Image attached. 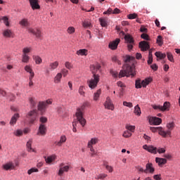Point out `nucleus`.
Here are the masks:
<instances>
[{
  "mask_svg": "<svg viewBox=\"0 0 180 180\" xmlns=\"http://www.w3.org/2000/svg\"><path fill=\"white\" fill-rule=\"evenodd\" d=\"M134 57L130 56L129 55H127L124 57V61L125 63L123 70H120V73L114 71L113 70H110V73L114 78H122L123 77H133L136 75V70H134Z\"/></svg>",
  "mask_w": 180,
  "mask_h": 180,
  "instance_id": "f257e3e1",
  "label": "nucleus"
},
{
  "mask_svg": "<svg viewBox=\"0 0 180 180\" xmlns=\"http://www.w3.org/2000/svg\"><path fill=\"white\" fill-rule=\"evenodd\" d=\"M101 65H99V63L90 65V70L93 74V78H91L87 82H88L89 88H90L91 89H95V88L98 86V82H99L101 79V76L96 74V72H98V71L101 70Z\"/></svg>",
  "mask_w": 180,
  "mask_h": 180,
  "instance_id": "f03ea898",
  "label": "nucleus"
},
{
  "mask_svg": "<svg viewBox=\"0 0 180 180\" xmlns=\"http://www.w3.org/2000/svg\"><path fill=\"white\" fill-rule=\"evenodd\" d=\"M89 106V102L85 101L82 105L80 107V108H77L76 112V117L77 118L79 124L82 127L86 124V120L84 118V112H82V110H85V108H88Z\"/></svg>",
  "mask_w": 180,
  "mask_h": 180,
  "instance_id": "7ed1b4c3",
  "label": "nucleus"
},
{
  "mask_svg": "<svg viewBox=\"0 0 180 180\" xmlns=\"http://www.w3.org/2000/svg\"><path fill=\"white\" fill-rule=\"evenodd\" d=\"M27 117L30 120L29 124H33L36 120H37V117H39V113H37V110H33L30 111L27 115Z\"/></svg>",
  "mask_w": 180,
  "mask_h": 180,
  "instance_id": "20e7f679",
  "label": "nucleus"
},
{
  "mask_svg": "<svg viewBox=\"0 0 180 180\" xmlns=\"http://www.w3.org/2000/svg\"><path fill=\"white\" fill-rule=\"evenodd\" d=\"M71 168L70 165H65V163L62 162L59 164V170L58 172V175L62 176L64 175V172H68Z\"/></svg>",
  "mask_w": 180,
  "mask_h": 180,
  "instance_id": "39448f33",
  "label": "nucleus"
},
{
  "mask_svg": "<svg viewBox=\"0 0 180 180\" xmlns=\"http://www.w3.org/2000/svg\"><path fill=\"white\" fill-rule=\"evenodd\" d=\"M124 39L127 44L128 50H131L133 49V46H134V39H133V37L130 34H126L124 35Z\"/></svg>",
  "mask_w": 180,
  "mask_h": 180,
  "instance_id": "423d86ee",
  "label": "nucleus"
},
{
  "mask_svg": "<svg viewBox=\"0 0 180 180\" xmlns=\"http://www.w3.org/2000/svg\"><path fill=\"white\" fill-rule=\"evenodd\" d=\"M53 103V101L51 99H48L46 101H40L38 104V110H44L49 105H51Z\"/></svg>",
  "mask_w": 180,
  "mask_h": 180,
  "instance_id": "0eeeda50",
  "label": "nucleus"
},
{
  "mask_svg": "<svg viewBox=\"0 0 180 180\" xmlns=\"http://www.w3.org/2000/svg\"><path fill=\"white\" fill-rule=\"evenodd\" d=\"M148 122L150 124L153 126H158L162 123V120L160 117H149Z\"/></svg>",
  "mask_w": 180,
  "mask_h": 180,
  "instance_id": "6e6552de",
  "label": "nucleus"
},
{
  "mask_svg": "<svg viewBox=\"0 0 180 180\" xmlns=\"http://www.w3.org/2000/svg\"><path fill=\"white\" fill-rule=\"evenodd\" d=\"M153 109L155 110H161L162 112H165L169 109V102H165L162 105H153Z\"/></svg>",
  "mask_w": 180,
  "mask_h": 180,
  "instance_id": "1a4fd4ad",
  "label": "nucleus"
},
{
  "mask_svg": "<svg viewBox=\"0 0 180 180\" xmlns=\"http://www.w3.org/2000/svg\"><path fill=\"white\" fill-rule=\"evenodd\" d=\"M104 106L105 108L108 109V110H115V105H113L110 97H107Z\"/></svg>",
  "mask_w": 180,
  "mask_h": 180,
  "instance_id": "9d476101",
  "label": "nucleus"
},
{
  "mask_svg": "<svg viewBox=\"0 0 180 180\" xmlns=\"http://www.w3.org/2000/svg\"><path fill=\"white\" fill-rule=\"evenodd\" d=\"M28 33L34 34V36H36L37 39H40V37H41V31L38 28L33 29L32 27H30L28 28Z\"/></svg>",
  "mask_w": 180,
  "mask_h": 180,
  "instance_id": "9b49d317",
  "label": "nucleus"
},
{
  "mask_svg": "<svg viewBox=\"0 0 180 180\" xmlns=\"http://www.w3.org/2000/svg\"><path fill=\"white\" fill-rule=\"evenodd\" d=\"M58 61H55L53 63H51L49 64V69H46V74H50V71H54V70H57V68H58Z\"/></svg>",
  "mask_w": 180,
  "mask_h": 180,
  "instance_id": "f8f14e48",
  "label": "nucleus"
},
{
  "mask_svg": "<svg viewBox=\"0 0 180 180\" xmlns=\"http://www.w3.org/2000/svg\"><path fill=\"white\" fill-rule=\"evenodd\" d=\"M119 43H120V39L117 38L115 40L110 42L108 47L110 49V50H116L119 46Z\"/></svg>",
  "mask_w": 180,
  "mask_h": 180,
  "instance_id": "ddd939ff",
  "label": "nucleus"
},
{
  "mask_svg": "<svg viewBox=\"0 0 180 180\" xmlns=\"http://www.w3.org/2000/svg\"><path fill=\"white\" fill-rule=\"evenodd\" d=\"M47 128L44 124H41L38 129L37 136H46Z\"/></svg>",
  "mask_w": 180,
  "mask_h": 180,
  "instance_id": "4468645a",
  "label": "nucleus"
},
{
  "mask_svg": "<svg viewBox=\"0 0 180 180\" xmlns=\"http://www.w3.org/2000/svg\"><path fill=\"white\" fill-rule=\"evenodd\" d=\"M139 47L141 51H147V50H150V44L146 41H141L139 42Z\"/></svg>",
  "mask_w": 180,
  "mask_h": 180,
  "instance_id": "2eb2a0df",
  "label": "nucleus"
},
{
  "mask_svg": "<svg viewBox=\"0 0 180 180\" xmlns=\"http://www.w3.org/2000/svg\"><path fill=\"white\" fill-rule=\"evenodd\" d=\"M143 150H146V151H148V153H151V154H156L157 153V148L154 147L153 146H147L143 145Z\"/></svg>",
  "mask_w": 180,
  "mask_h": 180,
  "instance_id": "dca6fc26",
  "label": "nucleus"
},
{
  "mask_svg": "<svg viewBox=\"0 0 180 180\" xmlns=\"http://www.w3.org/2000/svg\"><path fill=\"white\" fill-rule=\"evenodd\" d=\"M98 143V139L97 138H93L91 139L87 144L88 148H89L90 151H94V146L95 144Z\"/></svg>",
  "mask_w": 180,
  "mask_h": 180,
  "instance_id": "f3484780",
  "label": "nucleus"
},
{
  "mask_svg": "<svg viewBox=\"0 0 180 180\" xmlns=\"http://www.w3.org/2000/svg\"><path fill=\"white\" fill-rule=\"evenodd\" d=\"M3 36L6 39H11L13 37V32L9 29H6L3 30Z\"/></svg>",
  "mask_w": 180,
  "mask_h": 180,
  "instance_id": "a211bd4d",
  "label": "nucleus"
},
{
  "mask_svg": "<svg viewBox=\"0 0 180 180\" xmlns=\"http://www.w3.org/2000/svg\"><path fill=\"white\" fill-rule=\"evenodd\" d=\"M155 169L153 167V163H147L146 165L145 174L150 172V174H154Z\"/></svg>",
  "mask_w": 180,
  "mask_h": 180,
  "instance_id": "6ab92c4d",
  "label": "nucleus"
},
{
  "mask_svg": "<svg viewBox=\"0 0 180 180\" xmlns=\"http://www.w3.org/2000/svg\"><path fill=\"white\" fill-rule=\"evenodd\" d=\"M29 1L33 11H34V9H40V5H39L38 0H29Z\"/></svg>",
  "mask_w": 180,
  "mask_h": 180,
  "instance_id": "aec40b11",
  "label": "nucleus"
},
{
  "mask_svg": "<svg viewBox=\"0 0 180 180\" xmlns=\"http://www.w3.org/2000/svg\"><path fill=\"white\" fill-rule=\"evenodd\" d=\"M3 168L5 169V171L15 169V164H13L12 162H7L3 165Z\"/></svg>",
  "mask_w": 180,
  "mask_h": 180,
  "instance_id": "412c9836",
  "label": "nucleus"
},
{
  "mask_svg": "<svg viewBox=\"0 0 180 180\" xmlns=\"http://www.w3.org/2000/svg\"><path fill=\"white\" fill-rule=\"evenodd\" d=\"M67 141V136L65 135H63L60 136V141H55L54 144L55 146H57L58 147H61L64 143Z\"/></svg>",
  "mask_w": 180,
  "mask_h": 180,
  "instance_id": "4be33fe9",
  "label": "nucleus"
},
{
  "mask_svg": "<svg viewBox=\"0 0 180 180\" xmlns=\"http://www.w3.org/2000/svg\"><path fill=\"white\" fill-rule=\"evenodd\" d=\"M32 144H33V139H30L26 144L27 150L29 153H36V150L32 148Z\"/></svg>",
  "mask_w": 180,
  "mask_h": 180,
  "instance_id": "5701e85b",
  "label": "nucleus"
},
{
  "mask_svg": "<svg viewBox=\"0 0 180 180\" xmlns=\"http://www.w3.org/2000/svg\"><path fill=\"white\" fill-rule=\"evenodd\" d=\"M155 162L158 164L159 167H162L167 164V159L162 158H155Z\"/></svg>",
  "mask_w": 180,
  "mask_h": 180,
  "instance_id": "b1692460",
  "label": "nucleus"
},
{
  "mask_svg": "<svg viewBox=\"0 0 180 180\" xmlns=\"http://www.w3.org/2000/svg\"><path fill=\"white\" fill-rule=\"evenodd\" d=\"M19 114L15 113L14 115L11 117V120L10 121L11 126H15L16 124V122H18V119H19Z\"/></svg>",
  "mask_w": 180,
  "mask_h": 180,
  "instance_id": "393cba45",
  "label": "nucleus"
},
{
  "mask_svg": "<svg viewBox=\"0 0 180 180\" xmlns=\"http://www.w3.org/2000/svg\"><path fill=\"white\" fill-rule=\"evenodd\" d=\"M63 78V74L61 72L58 73L53 78L54 84H60L61 79Z\"/></svg>",
  "mask_w": 180,
  "mask_h": 180,
  "instance_id": "a878e982",
  "label": "nucleus"
},
{
  "mask_svg": "<svg viewBox=\"0 0 180 180\" xmlns=\"http://www.w3.org/2000/svg\"><path fill=\"white\" fill-rule=\"evenodd\" d=\"M24 70L25 71H26V72H29L30 77H34V72H33V70L32 69L30 65H25Z\"/></svg>",
  "mask_w": 180,
  "mask_h": 180,
  "instance_id": "bb28decb",
  "label": "nucleus"
},
{
  "mask_svg": "<svg viewBox=\"0 0 180 180\" xmlns=\"http://www.w3.org/2000/svg\"><path fill=\"white\" fill-rule=\"evenodd\" d=\"M19 25H20V26H22V27H27V26H30V23L27 18H23L19 22Z\"/></svg>",
  "mask_w": 180,
  "mask_h": 180,
  "instance_id": "cd10ccee",
  "label": "nucleus"
},
{
  "mask_svg": "<svg viewBox=\"0 0 180 180\" xmlns=\"http://www.w3.org/2000/svg\"><path fill=\"white\" fill-rule=\"evenodd\" d=\"M159 134L162 136V137H167V136H171V130H167V131L160 129L159 131Z\"/></svg>",
  "mask_w": 180,
  "mask_h": 180,
  "instance_id": "c85d7f7f",
  "label": "nucleus"
},
{
  "mask_svg": "<svg viewBox=\"0 0 180 180\" xmlns=\"http://www.w3.org/2000/svg\"><path fill=\"white\" fill-rule=\"evenodd\" d=\"M32 58L35 61V64L40 65L43 63V60H41V58L39 56L34 55Z\"/></svg>",
  "mask_w": 180,
  "mask_h": 180,
  "instance_id": "c756f323",
  "label": "nucleus"
},
{
  "mask_svg": "<svg viewBox=\"0 0 180 180\" xmlns=\"http://www.w3.org/2000/svg\"><path fill=\"white\" fill-rule=\"evenodd\" d=\"M77 56H88V50L87 49H79L76 52Z\"/></svg>",
  "mask_w": 180,
  "mask_h": 180,
  "instance_id": "7c9ffc66",
  "label": "nucleus"
},
{
  "mask_svg": "<svg viewBox=\"0 0 180 180\" xmlns=\"http://www.w3.org/2000/svg\"><path fill=\"white\" fill-rule=\"evenodd\" d=\"M151 81H153L151 78H148V79H146L145 80H143L141 82V86H143V88H146L147 85H148V84L151 82Z\"/></svg>",
  "mask_w": 180,
  "mask_h": 180,
  "instance_id": "2f4dec72",
  "label": "nucleus"
},
{
  "mask_svg": "<svg viewBox=\"0 0 180 180\" xmlns=\"http://www.w3.org/2000/svg\"><path fill=\"white\" fill-rule=\"evenodd\" d=\"M0 20H3L4 25H6V26L7 27H9L10 26V23H9V18L6 16H3L0 18Z\"/></svg>",
  "mask_w": 180,
  "mask_h": 180,
  "instance_id": "473e14b6",
  "label": "nucleus"
},
{
  "mask_svg": "<svg viewBox=\"0 0 180 180\" xmlns=\"http://www.w3.org/2000/svg\"><path fill=\"white\" fill-rule=\"evenodd\" d=\"M30 60V57L27 54H22V62L25 63V64H27Z\"/></svg>",
  "mask_w": 180,
  "mask_h": 180,
  "instance_id": "72a5a7b5",
  "label": "nucleus"
},
{
  "mask_svg": "<svg viewBox=\"0 0 180 180\" xmlns=\"http://www.w3.org/2000/svg\"><path fill=\"white\" fill-rule=\"evenodd\" d=\"M56 160V155L49 156L47 158H45L46 164H51L53 161Z\"/></svg>",
  "mask_w": 180,
  "mask_h": 180,
  "instance_id": "f704fd0d",
  "label": "nucleus"
},
{
  "mask_svg": "<svg viewBox=\"0 0 180 180\" xmlns=\"http://www.w3.org/2000/svg\"><path fill=\"white\" fill-rule=\"evenodd\" d=\"M134 113L136 115V116H141V110L140 109V107L139 105H136L134 108Z\"/></svg>",
  "mask_w": 180,
  "mask_h": 180,
  "instance_id": "c9c22d12",
  "label": "nucleus"
},
{
  "mask_svg": "<svg viewBox=\"0 0 180 180\" xmlns=\"http://www.w3.org/2000/svg\"><path fill=\"white\" fill-rule=\"evenodd\" d=\"M99 22L102 27H108V21L105 18H99Z\"/></svg>",
  "mask_w": 180,
  "mask_h": 180,
  "instance_id": "e433bc0d",
  "label": "nucleus"
},
{
  "mask_svg": "<svg viewBox=\"0 0 180 180\" xmlns=\"http://www.w3.org/2000/svg\"><path fill=\"white\" fill-rule=\"evenodd\" d=\"M106 177H108V174H104V173H101V174H99L96 175V176L95 177V179H97V180H99V179L103 180V179H105V178H106Z\"/></svg>",
  "mask_w": 180,
  "mask_h": 180,
  "instance_id": "4c0bfd02",
  "label": "nucleus"
},
{
  "mask_svg": "<svg viewBox=\"0 0 180 180\" xmlns=\"http://www.w3.org/2000/svg\"><path fill=\"white\" fill-rule=\"evenodd\" d=\"M102 91L101 89L97 90L96 93L94 94V101H98L99 99V96H101Z\"/></svg>",
  "mask_w": 180,
  "mask_h": 180,
  "instance_id": "58836bf2",
  "label": "nucleus"
},
{
  "mask_svg": "<svg viewBox=\"0 0 180 180\" xmlns=\"http://www.w3.org/2000/svg\"><path fill=\"white\" fill-rule=\"evenodd\" d=\"M155 55L158 58H160V60H162V58H165V57H167L165 53H162L161 52H155Z\"/></svg>",
  "mask_w": 180,
  "mask_h": 180,
  "instance_id": "ea45409f",
  "label": "nucleus"
},
{
  "mask_svg": "<svg viewBox=\"0 0 180 180\" xmlns=\"http://www.w3.org/2000/svg\"><path fill=\"white\" fill-rule=\"evenodd\" d=\"M79 94L81 96H85V86H80L79 88Z\"/></svg>",
  "mask_w": 180,
  "mask_h": 180,
  "instance_id": "a19ab883",
  "label": "nucleus"
},
{
  "mask_svg": "<svg viewBox=\"0 0 180 180\" xmlns=\"http://www.w3.org/2000/svg\"><path fill=\"white\" fill-rule=\"evenodd\" d=\"M79 123V121L78 120V118H77V120H75L72 122V127H73V131L74 133H77V124Z\"/></svg>",
  "mask_w": 180,
  "mask_h": 180,
  "instance_id": "79ce46f5",
  "label": "nucleus"
},
{
  "mask_svg": "<svg viewBox=\"0 0 180 180\" xmlns=\"http://www.w3.org/2000/svg\"><path fill=\"white\" fill-rule=\"evenodd\" d=\"M125 127L128 131H131L132 133H134V130H136V127L133 125H126Z\"/></svg>",
  "mask_w": 180,
  "mask_h": 180,
  "instance_id": "37998d69",
  "label": "nucleus"
},
{
  "mask_svg": "<svg viewBox=\"0 0 180 180\" xmlns=\"http://www.w3.org/2000/svg\"><path fill=\"white\" fill-rule=\"evenodd\" d=\"M174 127H175L174 122H169L167 124V128L168 129V130H174Z\"/></svg>",
  "mask_w": 180,
  "mask_h": 180,
  "instance_id": "c03bdc74",
  "label": "nucleus"
},
{
  "mask_svg": "<svg viewBox=\"0 0 180 180\" xmlns=\"http://www.w3.org/2000/svg\"><path fill=\"white\" fill-rule=\"evenodd\" d=\"M32 51V48L31 47H25L22 49V54H29Z\"/></svg>",
  "mask_w": 180,
  "mask_h": 180,
  "instance_id": "a18cd8bd",
  "label": "nucleus"
},
{
  "mask_svg": "<svg viewBox=\"0 0 180 180\" xmlns=\"http://www.w3.org/2000/svg\"><path fill=\"white\" fill-rule=\"evenodd\" d=\"M67 32L69 34H74V33H75V28L74 27H69L67 30Z\"/></svg>",
  "mask_w": 180,
  "mask_h": 180,
  "instance_id": "49530a36",
  "label": "nucleus"
},
{
  "mask_svg": "<svg viewBox=\"0 0 180 180\" xmlns=\"http://www.w3.org/2000/svg\"><path fill=\"white\" fill-rule=\"evenodd\" d=\"M30 107L33 109V108H36V105H37V102H36V101H34V99L30 98Z\"/></svg>",
  "mask_w": 180,
  "mask_h": 180,
  "instance_id": "de8ad7c7",
  "label": "nucleus"
},
{
  "mask_svg": "<svg viewBox=\"0 0 180 180\" xmlns=\"http://www.w3.org/2000/svg\"><path fill=\"white\" fill-rule=\"evenodd\" d=\"M122 136L125 137V139H129V137H131V133L129 130L124 131Z\"/></svg>",
  "mask_w": 180,
  "mask_h": 180,
  "instance_id": "09e8293b",
  "label": "nucleus"
},
{
  "mask_svg": "<svg viewBox=\"0 0 180 180\" xmlns=\"http://www.w3.org/2000/svg\"><path fill=\"white\" fill-rule=\"evenodd\" d=\"M60 74H62V76H63L64 78H65V77L68 75V70L63 68L60 71Z\"/></svg>",
  "mask_w": 180,
  "mask_h": 180,
  "instance_id": "8fccbe9b",
  "label": "nucleus"
},
{
  "mask_svg": "<svg viewBox=\"0 0 180 180\" xmlns=\"http://www.w3.org/2000/svg\"><path fill=\"white\" fill-rule=\"evenodd\" d=\"M33 172H39V169L37 168L32 167L27 171L28 175H32Z\"/></svg>",
  "mask_w": 180,
  "mask_h": 180,
  "instance_id": "3c124183",
  "label": "nucleus"
},
{
  "mask_svg": "<svg viewBox=\"0 0 180 180\" xmlns=\"http://www.w3.org/2000/svg\"><path fill=\"white\" fill-rule=\"evenodd\" d=\"M157 43H158V44H159V46H162L164 42H162V37H161V35H159L158 37Z\"/></svg>",
  "mask_w": 180,
  "mask_h": 180,
  "instance_id": "603ef678",
  "label": "nucleus"
},
{
  "mask_svg": "<svg viewBox=\"0 0 180 180\" xmlns=\"http://www.w3.org/2000/svg\"><path fill=\"white\" fill-rule=\"evenodd\" d=\"M13 134H15V136H22L23 135V131H22L20 129H18L15 131H14Z\"/></svg>",
  "mask_w": 180,
  "mask_h": 180,
  "instance_id": "864d4df0",
  "label": "nucleus"
},
{
  "mask_svg": "<svg viewBox=\"0 0 180 180\" xmlns=\"http://www.w3.org/2000/svg\"><path fill=\"white\" fill-rule=\"evenodd\" d=\"M157 153H158V154H164L166 151L165 148H158L156 150Z\"/></svg>",
  "mask_w": 180,
  "mask_h": 180,
  "instance_id": "5fc2aeb1",
  "label": "nucleus"
},
{
  "mask_svg": "<svg viewBox=\"0 0 180 180\" xmlns=\"http://www.w3.org/2000/svg\"><path fill=\"white\" fill-rule=\"evenodd\" d=\"M167 58L169 61H171L172 63H173L174 61V56H172V53L167 52Z\"/></svg>",
  "mask_w": 180,
  "mask_h": 180,
  "instance_id": "6e6d98bb",
  "label": "nucleus"
},
{
  "mask_svg": "<svg viewBox=\"0 0 180 180\" xmlns=\"http://www.w3.org/2000/svg\"><path fill=\"white\" fill-rule=\"evenodd\" d=\"M105 169L108 172L111 173L113 172V167L112 166H109V165H104Z\"/></svg>",
  "mask_w": 180,
  "mask_h": 180,
  "instance_id": "4d7b16f0",
  "label": "nucleus"
},
{
  "mask_svg": "<svg viewBox=\"0 0 180 180\" xmlns=\"http://www.w3.org/2000/svg\"><path fill=\"white\" fill-rule=\"evenodd\" d=\"M123 105L127 106V108H133V103L127 101H124Z\"/></svg>",
  "mask_w": 180,
  "mask_h": 180,
  "instance_id": "13d9d810",
  "label": "nucleus"
},
{
  "mask_svg": "<svg viewBox=\"0 0 180 180\" xmlns=\"http://www.w3.org/2000/svg\"><path fill=\"white\" fill-rule=\"evenodd\" d=\"M65 68H68V70H71V68H72V64L70 62H65Z\"/></svg>",
  "mask_w": 180,
  "mask_h": 180,
  "instance_id": "bf43d9fd",
  "label": "nucleus"
},
{
  "mask_svg": "<svg viewBox=\"0 0 180 180\" xmlns=\"http://www.w3.org/2000/svg\"><path fill=\"white\" fill-rule=\"evenodd\" d=\"M141 37V39H143V40H150V37L146 33L142 34Z\"/></svg>",
  "mask_w": 180,
  "mask_h": 180,
  "instance_id": "052dcab7",
  "label": "nucleus"
},
{
  "mask_svg": "<svg viewBox=\"0 0 180 180\" xmlns=\"http://www.w3.org/2000/svg\"><path fill=\"white\" fill-rule=\"evenodd\" d=\"M112 61H113L114 63H117V64L119 65H120V64H122V63L120 62V60H117V56H112Z\"/></svg>",
  "mask_w": 180,
  "mask_h": 180,
  "instance_id": "680f3d73",
  "label": "nucleus"
},
{
  "mask_svg": "<svg viewBox=\"0 0 180 180\" xmlns=\"http://www.w3.org/2000/svg\"><path fill=\"white\" fill-rule=\"evenodd\" d=\"M128 19H136V18H137V14L136 13H132V14H129L127 15Z\"/></svg>",
  "mask_w": 180,
  "mask_h": 180,
  "instance_id": "e2e57ef3",
  "label": "nucleus"
},
{
  "mask_svg": "<svg viewBox=\"0 0 180 180\" xmlns=\"http://www.w3.org/2000/svg\"><path fill=\"white\" fill-rule=\"evenodd\" d=\"M82 26L83 27H89V26H91V22L89 21H84L82 22Z\"/></svg>",
  "mask_w": 180,
  "mask_h": 180,
  "instance_id": "0e129e2a",
  "label": "nucleus"
},
{
  "mask_svg": "<svg viewBox=\"0 0 180 180\" xmlns=\"http://www.w3.org/2000/svg\"><path fill=\"white\" fill-rule=\"evenodd\" d=\"M135 86L136 88H137V89H139L140 88H141V82H140V80L136 81Z\"/></svg>",
  "mask_w": 180,
  "mask_h": 180,
  "instance_id": "69168bd1",
  "label": "nucleus"
},
{
  "mask_svg": "<svg viewBox=\"0 0 180 180\" xmlns=\"http://www.w3.org/2000/svg\"><path fill=\"white\" fill-rule=\"evenodd\" d=\"M41 123H47V117H41L39 119Z\"/></svg>",
  "mask_w": 180,
  "mask_h": 180,
  "instance_id": "338daca9",
  "label": "nucleus"
},
{
  "mask_svg": "<svg viewBox=\"0 0 180 180\" xmlns=\"http://www.w3.org/2000/svg\"><path fill=\"white\" fill-rule=\"evenodd\" d=\"M153 179L161 180V174H155L153 176Z\"/></svg>",
  "mask_w": 180,
  "mask_h": 180,
  "instance_id": "774afa93",
  "label": "nucleus"
}]
</instances>
